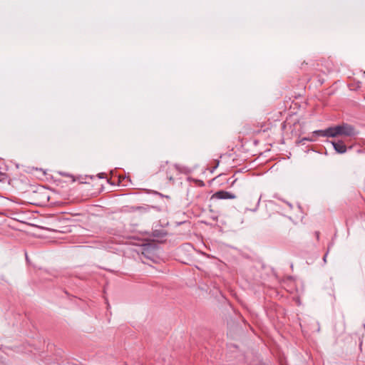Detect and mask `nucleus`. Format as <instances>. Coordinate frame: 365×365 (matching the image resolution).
I'll use <instances>...</instances> for the list:
<instances>
[{
	"label": "nucleus",
	"mask_w": 365,
	"mask_h": 365,
	"mask_svg": "<svg viewBox=\"0 0 365 365\" xmlns=\"http://www.w3.org/2000/svg\"><path fill=\"white\" fill-rule=\"evenodd\" d=\"M331 143L334 150L338 153L343 154L346 152L347 148L343 141L339 140L337 142H332Z\"/></svg>",
	"instance_id": "nucleus-3"
},
{
	"label": "nucleus",
	"mask_w": 365,
	"mask_h": 365,
	"mask_svg": "<svg viewBox=\"0 0 365 365\" xmlns=\"http://www.w3.org/2000/svg\"><path fill=\"white\" fill-rule=\"evenodd\" d=\"M333 138L338 136L344 137H353L358 134L354 126L348 124L342 123L332 127Z\"/></svg>",
	"instance_id": "nucleus-1"
},
{
	"label": "nucleus",
	"mask_w": 365,
	"mask_h": 365,
	"mask_svg": "<svg viewBox=\"0 0 365 365\" xmlns=\"http://www.w3.org/2000/svg\"><path fill=\"white\" fill-rule=\"evenodd\" d=\"M213 198L220 199V200H227V199H235L236 197L235 195L225 190H220L216 192L213 195Z\"/></svg>",
	"instance_id": "nucleus-2"
},
{
	"label": "nucleus",
	"mask_w": 365,
	"mask_h": 365,
	"mask_svg": "<svg viewBox=\"0 0 365 365\" xmlns=\"http://www.w3.org/2000/svg\"><path fill=\"white\" fill-rule=\"evenodd\" d=\"M315 235H316L317 238L319 239V232H316Z\"/></svg>",
	"instance_id": "nucleus-5"
},
{
	"label": "nucleus",
	"mask_w": 365,
	"mask_h": 365,
	"mask_svg": "<svg viewBox=\"0 0 365 365\" xmlns=\"http://www.w3.org/2000/svg\"><path fill=\"white\" fill-rule=\"evenodd\" d=\"M313 134L318 136L333 138L332 127H329L325 130H318L313 132Z\"/></svg>",
	"instance_id": "nucleus-4"
},
{
	"label": "nucleus",
	"mask_w": 365,
	"mask_h": 365,
	"mask_svg": "<svg viewBox=\"0 0 365 365\" xmlns=\"http://www.w3.org/2000/svg\"><path fill=\"white\" fill-rule=\"evenodd\" d=\"M303 140H309V141H311L312 140H311V139H309V138H304L303 139Z\"/></svg>",
	"instance_id": "nucleus-7"
},
{
	"label": "nucleus",
	"mask_w": 365,
	"mask_h": 365,
	"mask_svg": "<svg viewBox=\"0 0 365 365\" xmlns=\"http://www.w3.org/2000/svg\"><path fill=\"white\" fill-rule=\"evenodd\" d=\"M168 178L170 181L173 180V178L172 176H168Z\"/></svg>",
	"instance_id": "nucleus-6"
},
{
	"label": "nucleus",
	"mask_w": 365,
	"mask_h": 365,
	"mask_svg": "<svg viewBox=\"0 0 365 365\" xmlns=\"http://www.w3.org/2000/svg\"><path fill=\"white\" fill-rule=\"evenodd\" d=\"M2 175V173H0V175Z\"/></svg>",
	"instance_id": "nucleus-8"
}]
</instances>
